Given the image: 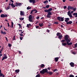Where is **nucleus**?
Wrapping results in <instances>:
<instances>
[{
	"mask_svg": "<svg viewBox=\"0 0 77 77\" xmlns=\"http://www.w3.org/2000/svg\"><path fill=\"white\" fill-rule=\"evenodd\" d=\"M64 39H65L66 41L67 42V44L68 45H72V42L69 43V42H70L71 41H70V38H69V37L68 35H66L65 36V38H64Z\"/></svg>",
	"mask_w": 77,
	"mask_h": 77,
	"instance_id": "f257e3e1",
	"label": "nucleus"
},
{
	"mask_svg": "<svg viewBox=\"0 0 77 77\" xmlns=\"http://www.w3.org/2000/svg\"><path fill=\"white\" fill-rule=\"evenodd\" d=\"M57 36H58V38L59 39H61L62 38V37H63V36L62 35H61V34L60 33L58 32L57 34Z\"/></svg>",
	"mask_w": 77,
	"mask_h": 77,
	"instance_id": "f03ea898",
	"label": "nucleus"
},
{
	"mask_svg": "<svg viewBox=\"0 0 77 77\" xmlns=\"http://www.w3.org/2000/svg\"><path fill=\"white\" fill-rule=\"evenodd\" d=\"M41 74H45V72H47V69H43L42 71H41L40 72Z\"/></svg>",
	"mask_w": 77,
	"mask_h": 77,
	"instance_id": "7ed1b4c3",
	"label": "nucleus"
},
{
	"mask_svg": "<svg viewBox=\"0 0 77 77\" xmlns=\"http://www.w3.org/2000/svg\"><path fill=\"white\" fill-rule=\"evenodd\" d=\"M57 19L59 21H63L64 20V17H58Z\"/></svg>",
	"mask_w": 77,
	"mask_h": 77,
	"instance_id": "20e7f679",
	"label": "nucleus"
},
{
	"mask_svg": "<svg viewBox=\"0 0 77 77\" xmlns=\"http://www.w3.org/2000/svg\"><path fill=\"white\" fill-rule=\"evenodd\" d=\"M22 4H23V3H17V2H16L15 5L16 6H17V7H18V6H22Z\"/></svg>",
	"mask_w": 77,
	"mask_h": 77,
	"instance_id": "39448f33",
	"label": "nucleus"
},
{
	"mask_svg": "<svg viewBox=\"0 0 77 77\" xmlns=\"http://www.w3.org/2000/svg\"><path fill=\"white\" fill-rule=\"evenodd\" d=\"M29 21L30 22H33V20L32 19V15H30L28 17Z\"/></svg>",
	"mask_w": 77,
	"mask_h": 77,
	"instance_id": "423d86ee",
	"label": "nucleus"
},
{
	"mask_svg": "<svg viewBox=\"0 0 77 77\" xmlns=\"http://www.w3.org/2000/svg\"><path fill=\"white\" fill-rule=\"evenodd\" d=\"M52 10H53V9H52V8H51L49 9L48 10L46 9L44 11L45 12H50L51 11H52Z\"/></svg>",
	"mask_w": 77,
	"mask_h": 77,
	"instance_id": "0eeeda50",
	"label": "nucleus"
},
{
	"mask_svg": "<svg viewBox=\"0 0 77 77\" xmlns=\"http://www.w3.org/2000/svg\"><path fill=\"white\" fill-rule=\"evenodd\" d=\"M8 17V15L7 14H1V18H5V17Z\"/></svg>",
	"mask_w": 77,
	"mask_h": 77,
	"instance_id": "6e6552de",
	"label": "nucleus"
},
{
	"mask_svg": "<svg viewBox=\"0 0 77 77\" xmlns=\"http://www.w3.org/2000/svg\"><path fill=\"white\" fill-rule=\"evenodd\" d=\"M70 12L71 11H69L68 12V15L69 16L70 18H72V14H71V13Z\"/></svg>",
	"mask_w": 77,
	"mask_h": 77,
	"instance_id": "1a4fd4ad",
	"label": "nucleus"
},
{
	"mask_svg": "<svg viewBox=\"0 0 77 77\" xmlns=\"http://www.w3.org/2000/svg\"><path fill=\"white\" fill-rule=\"evenodd\" d=\"M74 9V8L72 7L71 6H69L68 7L67 9L68 10V11H69L70 9H71V10H72Z\"/></svg>",
	"mask_w": 77,
	"mask_h": 77,
	"instance_id": "9d476101",
	"label": "nucleus"
},
{
	"mask_svg": "<svg viewBox=\"0 0 77 77\" xmlns=\"http://www.w3.org/2000/svg\"><path fill=\"white\" fill-rule=\"evenodd\" d=\"M0 77H5V76L3 74V73H2V71L0 69Z\"/></svg>",
	"mask_w": 77,
	"mask_h": 77,
	"instance_id": "9b49d317",
	"label": "nucleus"
},
{
	"mask_svg": "<svg viewBox=\"0 0 77 77\" xmlns=\"http://www.w3.org/2000/svg\"><path fill=\"white\" fill-rule=\"evenodd\" d=\"M20 15H22V16H24V12L21 11H20Z\"/></svg>",
	"mask_w": 77,
	"mask_h": 77,
	"instance_id": "f8f14e48",
	"label": "nucleus"
},
{
	"mask_svg": "<svg viewBox=\"0 0 77 77\" xmlns=\"http://www.w3.org/2000/svg\"><path fill=\"white\" fill-rule=\"evenodd\" d=\"M29 2L30 3H32L33 4L35 3V0H29Z\"/></svg>",
	"mask_w": 77,
	"mask_h": 77,
	"instance_id": "ddd939ff",
	"label": "nucleus"
},
{
	"mask_svg": "<svg viewBox=\"0 0 77 77\" xmlns=\"http://www.w3.org/2000/svg\"><path fill=\"white\" fill-rule=\"evenodd\" d=\"M8 58V57L6 56H5L4 57H3L2 58V60L3 61L4 60H5V59H6Z\"/></svg>",
	"mask_w": 77,
	"mask_h": 77,
	"instance_id": "4468645a",
	"label": "nucleus"
},
{
	"mask_svg": "<svg viewBox=\"0 0 77 77\" xmlns=\"http://www.w3.org/2000/svg\"><path fill=\"white\" fill-rule=\"evenodd\" d=\"M70 65L71 66H72V67H73L74 66V63L72 62H71L70 63Z\"/></svg>",
	"mask_w": 77,
	"mask_h": 77,
	"instance_id": "2eb2a0df",
	"label": "nucleus"
},
{
	"mask_svg": "<svg viewBox=\"0 0 77 77\" xmlns=\"http://www.w3.org/2000/svg\"><path fill=\"white\" fill-rule=\"evenodd\" d=\"M72 21H69L66 23L67 24H72Z\"/></svg>",
	"mask_w": 77,
	"mask_h": 77,
	"instance_id": "dca6fc26",
	"label": "nucleus"
},
{
	"mask_svg": "<svg viewBox=\"0 0 77 77\" xmlns=\"http://www.w3.org/2000/svg\"><path fill=\"white\" fill-rule=\"evenodd\" d=\"M47 73H48L50 75H51L53 74V72H48V70H47V72H46Z\"/></svg>",
	"mask_w": 77,
	"mask_h": 77,
	"instance_id": "f3484780",
	"label": "nucleus"
},
{
	"mask_svg": "<svg viewBox=\"0 0 77 77\" xmlns=\"http://www.w3.org/2000/svg\"><path fill=\"white\" fill-rule=\"evenodd\" d=\"M73 15L75 16V17H77V13H75L73 14Z\"/></svg>",
	"mask_w": 77,
	"mask_h": 77,
	"instance_id": "a211bd4d",
	"label": "nucleus"
},
{
	"mask_svg": "<svg viewBox=\"0 0 77 77\" xmlns=\"http://www.w3.org/2000/svg\"><path fill=\"white\" fill-rule=\"evenodd\" d=\"M15 72H16L17 74H18L20 72V70L19 69H17L16 70H15Z\"/></svg>",
	"mask_w": 77,
	"mask_h": 77,
	"instance_id": "6ab92c4d",
	"label": "nucleus"
},
{
	"mask_svg": "<svg viewBox=\"0 0 77 77\" xmlns=\"http://www.w3.org/2000/svg\"><path fill=\"white\" fill-rule=\"evenodd\" d=\"M10 27H11V28H12V27L13 28V27H14V23H13V22H11V24Z\"/></svg>",
	"mask_w": 77,
	"mask_h": 77,
	"instance_id": "aec40b11",
	"label": "nucleus"
},
{
	"mask_svg": "<svg viewBox=\"0 0 77 77\" xmlns=\"http://www.w3.org/2000/svg\"><path fill=\"white\" fill-rule=\"evenodd\" d=\"M59 57H58L55 58V60L56 62H57V61H58V60H59Z\"/></svg>",
	"mask_w": 77,
	"mask_h": 77,
	"instance_id": "412c9836",
	"label": "nucleus"
},
{
	"mask_svg": "<svg viewBox=\"0 0 77 77\" xmlns=\"http://www.w3.org/2000/svg\"><path fill=\"white\" fill-rule=\"evenodd\" d=\"M32 11H33V12H35V11L34 13L35 14H36V13H37V12H38V11H37L36 9H33Z\"/></svg>",
	"mask_w": 77,
	"mask_h": 77,
	"instance_id": "4be33fe9",
	"label": "nucleus"
},
{
	"mask_svg": "<svg viewBox=\"0 0 77 77\" xmlns=\"http://www.w3.org/2000/svg\"><path fill=\"white\" fill-rule=\"evenodd\" d=\"M69 18H66L65 20V21H66V22H67V21H69Z\"/></svg>",
	"mask_w": 77,
	"mask_h": 77,
	"instance_id": "5701e85b",
	"label": "nucleus"
},
{
	"mask_svg": "<svg viewBox=\"0 0 77 77\" xmlns=\"http://www.w3.org/2000/svg\"><path fill=\"white\" fill-rule=\"evenodd\" d=\"M10 8V6H8L7 8H5V9L6 10V11H8V9H9Z\"/></svg>",
	"mask_w": 77,
	"mask_h": 77,
	"instance_id": "b1692460",
	"label": "nucleus"
},
{
	"mask_svg": "<svg viewBox=\"0 0 77 77\" xmlns=\"http://www.w3.org/2000/svg\"><path fill=\"white\" fill-rule=\"evenodd\" d=\"M62 44L64 46H65V45H66V43H62Z\"/></svg>",
	"mask_w": 77,
	"mask_h": 77,
	"instance_id": "393cba45",
	"label": "nucleus"
},
{
	"mask_svg": "<svg viewBox=\"0 0 77 77\" xmlns=\"http://www.w3.org/2000/svg\"><path fill=\"white\" fill-rule=\"evenodd\" d=\"M11 5L12 7H13V8H15V6L14 5V4L12 3L11 4Z\"/></svg>",
	"mask_w": 77,
	"mask_h": 77,
	"instance_id": "a878e982",
	"label": "nucleus"
},
{
	"mask_svg": "<svg viewBox=\"0 0 77 77\" xmlns=\"http://www.w3.org/2000/svg\"><path fill=\"white\" fill-rule=\"evenodd\" d=\"M39 26H40V27H42V26H43V23H41H41H39Z\"/></svg>",
	"mask_w": 77,
	"mask_h": 77,
	"instance_id": "bb28decb",
	"label": "nucleus"
},
{
	"mask_svg": "<svg viewBox=\"0 0 77 77\" xmlns=\"http://www.w3.org/2000/svg\"><path fill=\"white\" fill-rule=\"evenodd\" d=\"M47 18H50L51 17L50 15H49V14H48L47 15Z\"/></svg>",
	"mask_w": 77,
	"mask_h": 77,
	"instance_id": "cd10ccee",
	"label": "nucleus"
},
{
	"mask_svg": "<svg viewBox=\"0 0 77 77\" xmlns=\"http://www.w3.org/2000/svg\"><path fill=\"white\" fill-rule=\"evenodd\" d=\"M44 66V64H42L41 65L40 67L41 68H42Z\"/></svg>",
	"mask_w": 77,
	"mask_h": 77,
	"instance_id": "c85d7f7f",
	"label": "nucleus"
},
{
	"mask_svg": "<svg viewBox=\"0 0 77 77\" xmlns=\"http://www.w3.org/2000/svg\"><path fill=\"white\" fill-rule=\"evenodd\" d=\"M19 19L20 20H21V21H23V20H24V18H23V17L20 18H19Z\"/></svg>",
	"mask_w": 77,
	"mask_h": 77,
	"instance_id": "c756f323",
	"label": "nucleus"
},
{
	"mask_svg": "<svg viewBox=\"0 0 77 77\" xmlns=\"http://www.w3.org/2000/svg\"><path fill=\"white\" fill-rule=\"evenodd\" d=\"M31 26V24H27V27H28V28H29V26Z\"/></svg>",
	"mask_w": 77,
	"mask_h": 77,
	"instance_id": "7c9ffc66",
	"label": "nucleus"
},
{
	"mask_svg": "<svg viewBox=\"0 0 77 77\" xmlns=\"http://www.w3.org/2000/svg\"><path fill=\"white\" fill-rule=\"evenodd\" d=\"M65 41H66L65 40H62V41H61V42H62V43H63V42H65Z\"/></svg>",
	"mask_w": 77,
	"mask_h": 77,
	"instance_id": "2f4dec72",
	"label": "nucleus"
},
{
	"mask_svg": "<svg viewBox=\"0 0 77 77\" xmlns=\"http://www.w3.org/2000/svg\"><path fill=\"white\" fill-rule=\"evenodd\" d=\"M48 1L46 0L44 2V4H45V3H48Z\"/></svg>",
	"mask_w": 77,
	"mask_h": 77,
	"instance_id": "473e14b6",
	"label": "nucleus"
},
{
	"mask_svg": "<svg viewBox=\"0 0 77 77\" xmlns=\"http://www.w3.org/2000/svg\"><path fill=\"white\" fill-rule=\"evenodd\" d=\"M48 15H51L52 14V13L51 12H48Z\"/></svg>",
	"mask_w": 77,
	"mask_h": 77,
	"instance_id": "72a5a7b5",
	"label": "nucleus"
},
{
	"mask_svg": "<svg viewBox=\"0 0 77 77\" xmlns=\"http://www.w3.org/2000/svg\"><path fill=\"white\" fill-rule=\"evenodd\" d=\"M31 9V7H28L27 8V10H29V9Z\"/></svg>",
	"mask_w": 77,
	"mask_h": 77,
	"instance_id": "f704fd0d",
	"label": "nucleus"
},
{
	"mask_svg": "<svg viewBox=\"0 0 77 77\" xmlns=\"http://www.w3.org/2000/svg\"><path fill=\"white\" fill-rule=\"evenodd\" d=\"M8 47H11L12 46V45H11V44H8Z\"/></svg>",
	"mask_w": 77,
	"mask_h": 77,
	"instance_id": "c9c22d12",
	"label": "nucleus"
},
{
	"mask_svg": "<svg viewBox=\"0 0 77 77\" xmlns=\"http://www.w3.org/2000/svg\"><path fill=\"white\" fill-rule=\"evenodd\" d=\"M54 24H59V23H58V22H54Z\"/></svg>",
	"mask_w": 77,
	"mask_h": 77,
	"instance_id": "e433bc0d",
	"label": "nucleus"
},
{
	"mask_svg": "<svg viewBox=\"0 0 77 77\" xmlns=\"http://www.w3.org/2000/svg\"><path fill=\"white\" fill-rule=\"evenodd\" d=\"M15 36H14L12 39V41H14V40H15Z\"/></svg>",
	"mask_w": 77,
	"mask_h": 77,
	"instance_id": "4c0bfd02",
	"label": "nucleus"
},
{
	"mask_svg": "<svg viewBox=\"0 0 77 77\" xmlns=\"http://www.w3.org/2000/svg\"><path fill=\"white\" fill-rule=\"evenodd\" d=\"M75 48H77V43H76L75 45Z\"/></svg>",
	"mask_w": 77,
	"mask_h": 77,
	"instance_id": "58836bf2",
	"label": "nucleus"
},
{
	"mask_svg": "<svg viewBox=\"0 0 77 77\" xmlns=\"http://www.w3.org/2000/svg\"><path fill=\"white\" fill-rule=\"evenodd\" d=\"M49 7H50V6L49 5H47L46 6V8H48Z\"/></svg>",
	"mask_w": 77,
	"mask_h": 77,
	"instance_id": "ea45409f",
	"label": "nucleus"
},
{
	"mask_svg": "<svg viewBox=\"0 0 77 77\" xmlns=\"http://www.w3.org/2000/svg\"><path fill=\"white\" fill-rule=\"evenodd\" d=\"M56 71H57V69H55L53 71V72H56Z\"/></svg>",
	"mask_w": 77,
	"mask_h": 77,
	"instance_id": "a19ab883",
	"label": "nucleus"
},
{
	"mask_svg": "<svg viewBox=\"0 0 77 77\" xmlns=\"http://www.w3.org/2000/svg\"><path fill=\"white\" fill-rule=\"evenodd\" d=\"M35 77H40V75H39V74H38L36 75Z\"/></svg>",
	"mask_w": 77,
	"mask_h": 77,
	"instance_id": "79ce46f5",
	"label": "nucleus"
},
{
	"mask_svg": "<svg viewBox=\"0 0 77 77\" xmlns=\"http://www.w3.org/2000/svg\"><path fill=\"white\" fill-rule=\"evenodd\" d=\"M74 77V75H70L69 76V77Z\"/></svg>",
	"mask_w": 77,
	"mask_h": 77,
	"instance_id": "37998d69",
	"label": "nucleus"
},
{
	"mask_svg": "<svg viewBox=\"0 0 77 77\" xmlns=\"http://www.w3.org/2000/svg\"><path fill=\"white\" fill-rule=\"evenodd\" d=\"M73 11H75L76 10V8H73Z\"/></svg>",
	"mask_w": 77,
	"mask_h": 77,
	"instance_id": "c03bdc74",
	"label": "nucleus"
},
{
	"mask_svg": "<svg viewBox=\"0 0 77 77\" xmlns=\"http://www.w3.org/2000/svg\"><path fill=\"white\" fill-rule=\"evenodd\" d=\"M72 53L73 54H76V53H75L74 52H72Z\"/></svg>",
	"mask_w": 77,
	"mask_h": 77,
	"instance_id": "a18cd8bd",
	"label": "nucleus"
},
{
	"mask_svg": "<svg viewBox=\"0 0 77 77\" xmlns=\"http://www.w3.org/2000/svg\"><path fill=\"white\" fill-rule=\"evenodd\" d=\"M36 18L37 20H38V19H39V16L37 17Z\"/></svg>",
	"mask_w": 77,
	"mask_h": 77,
	"instance_id": "49530a36",
	"label": "nucleus"
},
{
	"mask_svg": "<svg viewBox=\"0 0 77 77\" xmlns=\"http://www.w3.org/2000/svg\"><path fill=\"white\" fill-rule=\"evenodd\" d=\"M2 50H3V49H1L0 51V53H2Z\"/></svg>",
	"mask_w": 77,
	"mask_h": 77,
	"instance_id": "de8ad7c7",
	"label": "nucleus"
},
{
	"mask_svg": "<svg viewBox=\"0 0 77 77\" xmlns=\"http://www.w3.org/2000/svg\"><path fill=\"white\" fill-rule=\"evenodd\" d=\"M2 34H3V35H6V32H3V33H2Z\"/></svg>",
	"mask_w": 77,
	"mask_h": 77,
	"instance_id": "09e8293b",
	"label": "nucleus"
},
{
	"mask_svg": "<svg viewBox=\"0 0 77 77\" xmlns=\"http://www.w3.org/2000/svg\"><path fill=\"white\" fill-rule=\"evenodd\" d=\"M20 40H22L23 37H20Z\"/></svg>",
	"mask_w": 77,
	"mask_h": 77,
	"instance_id": "8fccbe9b",
	"label": "nucleus"
},
{
	"mask_svg": "<svg viewBox=\"0 0 77 77\" xmlns=\"http://www.w3.org/2000/svg\"><path fill=\"white\" fill-rule=\"evenodd\" d=\"M33 10H32L30 12V14H32V13H33Z\"/></svg>",
	"mask_w": 77,
	"mask_h": 77,
	"instance_id": "3c124183",
	"label": "nucleus"
},
{
	"mask_svg": "<svg viewBox=\"0 0 77 77\" xmlns=\"http://www.w3.org/2000/svg\"><path fill=\"white\" fill-rule=\"evenodd\" d=\"M5 38L6 40L7 41H8V38H7V37H5Z\"/></svg>",
	"mask_w": 77,
	"mask_h": 77,
	"instance_id": "603ef678",
	"label": "nucleus"
},
{
	"mask_svg": "<svg viewBox=\"0 0 77 77\" xmlns=\"http://www.w3.org/2000/svg\"><path fill=\"white\" fill-rule=\"evenodd\" d=\"M38 23H39L38 21H36V23H35V24H38Z\"/></svg>",
	"mask_w": 77,
	"mask_h": 77,
	"instance_id": "864d4df0",
	"label": "nucleus"
},
{
	"mask_svg": "<svg viewBox=\"0 0 77 77\" xmlns=\"http://www.w3.org/2000/svg\"><path fill=\"white\" fill-rule=\"evenodd\" d=\"M7 24H8V27H10V25H9V23H8Z\"/></svg>",
	"mask_w": 77,
	"mask_h": 77,
	"instance_id": "5fc2aeb1",
	"label": "nucleus"
},
{
	"mask_svg": "<svg viewBox=\"0 0 77 77\" xmlns=\"http://www.w3.org/2000/svg\"><path fill=\"white\" fill-rule=\"evenodd\" d=\"M20 35L21 36H23V34H20Z\"/></svg>",
	"mask_w": 77,
	"mask_h": 77,
	"instance_id": "6e6d98bb",
	"label": "nucleus"
},
{
	"mask_svg": "<svg viewBox=\"0 0 77 77\" xmlns=\"http://www.w3.org/2000/svg\"><path fill=\"white\" fill-rule=\"evenodd\" d=\"M66 6H64V9H66Z\"/></svg>",
	"mask_w": 77,
	"mask_h": 77,
	"instance_id": "4d7b16f0",
	"label": "nucleus"
},
{
	"mask_svg": "<svg viewBox=\"0 0 77 77\" xmlns=\"http://www.w3.org/2000/svg\"><path fill=\"white\" fill-rule=\"evenodd\" d=\"M4 29L5 30V31H7V29H5V27H4Z\"/></svg>",
	"mask_w": 77,
	"mask_h": 77,
	"instance_id": "13d9d810",
	"label": "nucleus"
},
{
	"mask_svg": "<svg viewBox=\"0 0 77 77\" xmlns=\"http://www.w3.org/2000/svg\"><path fill=\"white\" fill-rule=\"evenodd\" d=\"M19 54H21V52L20 51H19Z\"/></svg>",
	"mask_w": 77,
	"mask_h": 77,
	"instance_id": "bf43d9fd",
	"label": "nucleus"
},
{
	"mask_svg": "<svg viewBox=\"0 0 77 77\" xmlns=\"http://www.w3.org/2000/svg\"><path fill=\"white\" fill-rule=\"evenodd\" d=\"M61 28H62L63 27V25H61Z\"/></svg>",
	"mask_w": 77,
	"mask_h": 77,
	"instance_id": "052dcab7",
	"label": "nucleus"
},
{
	"mask_svg": "<svg viewBox=\"0 0 77 77\" xmlns=\"http://www.w3.org/2000/svg\"><path fill=\"white\" fill-rule=\"evenodd\" d=\"M18 26H21V25L20 24V23H18Z\"/></svg>",
	"mask_w": 77,
	"mask_h": 77,
	"instance_id": "680f3d73",
	"label": "nucleus"
},
{
	"mask_svg": "<svg viewBox=\"0 0 77 77\" xmlns=\"http://www.w3.org/2000/svg\"><path fill=\"white\" fill-rule=\"evenodd\" d=\"M47 31H48V32H50V30L48 29H47Z\"/></svg>",
	"mask_w": 77,
	"mask_h": 77,
	"instance_id": "e2e57ef3",
	"label": "nucleus"
},
{
	"mask_svg": "<svg viewBox=\"0 0 77 77\" xmlns=\"http://www.w3.org/2000/svg\"><path fill=\"white\" fill-rule=\"evenodd\" d=\"M38 27H39L38 26H36V29H38Z\"/></svg>",
	"mask_w": 77,
	"mask_h": 77,
	"instance_id": "0e129e2a",
	"label": "nucleus"
},
{
	"mask_svg": "<svg viewBox=\"0 0 77 77\" xmlns=\"http://www.w3.org/2000/svg\"><path fill=\"white\" fill-rule=\"evenodd\" d=\"M2 12V10L0 9V14L1 13V12Z\"/></svg>",
	"mask_w": 77,
	"mask_h": 77,
	"instance_id": "69168bd1",
	"label": "nucleus"
},
{
	"mask_svg": "<svg viewBox=\"0 0 77 77\" xmlns=\"http://www.w3.org/2000/svg\"><path fill=\"white\" fill-rule=\"evenodd\" d=\"M10 1H11L12 3H13L14 2V1H13L12 0H11Z\"/></svg>",
	"mask_w": 77,
	"mask_h": 77,
	"instance_id": "338daca9",
	"label": "nucleus"
},
{
	"mask_svg": "<svg viewBox=\"0 0 77 77\" xmlns=\"http://www.w3.org/2000/svg\"><path fill=\"white\" fill-rule=\"evenodd\" d=\"M66 0H63V2H65Z\"/></svg>",
	"mask_w": 77,
	"mask_h": 77,
	"instance_id": "774afa93",
	"label": "nucleus"
}]
</instances>
